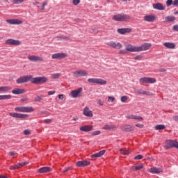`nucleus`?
<instances>
[{"label": "nucleus", "mask_w": 178, "mask_h": 178, "mask_svg": "<svg viewBox=\"0 0 178 178\" xmlns=\"http://www.w3.org/2000/svg\"><path fill=\"white\" fill-rule=\"evenodd\" d=\"M112 19L114 22H127V20L131 19V17L129 15L121 13L113 15Z\"/></svg>", "instance_id": "f257e3e1"}, {"label": "nucleus", "mask_w": 178, "mask_h": 178, "mask_svg": "<svg viewBox=\"0 0 178 178\" xmlns=\"http://www.w3.org/2000/svg\"><path fill=\"white\" fill-rule=\"evenodd\" d=\"M48 81V78L46 76H38V77H33L31 76V83L33 84H44Z\"/></svg>", "instance_id": "f03ea898"}, {"label": "nucleus", "mask_w": 178, "mask_h": 178, "mask_svg": "<svg viewBox=\"0 0 178 178\" xmlns=\"http://www.w3.org/2000/svg\"><path fill=\"white\" fill-rule=\"evenodd\" d=\"M88 82L92 84H100V86H104L107 83L105 79L99 78H90L88 79Z\"/></svg>", "instance_id": "7ed1b4c3"}, {"label": "nucleus", "mask_w": 178, "mask_h": 178, "mask_svg": "<svg viewBox=\"0 0 178 178\" xmlns=\"http://www.w3.org/2000/svg\"><path fill=\"white\" fill-rule=\"evenodd\" d=\"M139 83L141 84H154L156 83L155 78L143 77L139 79Z\"/></svg>", "instance_id": "20e7f679"}, {"label": "nucleus", "mask_w": 178, "mask_h": 178, "mask_svg": "<svg viewBox=\"0 0 178 178\" xmlns=\"http://www.w3.org/2000/svg\"><path fill=\"white\" fill-rule=\"evenodd\" d=\"M72 75L74 77L77 78V77H87L88 76V72L84 70H76L72 72Z\"/></svg>", "instance_id": "39448f33"}, {"label": "nucleus", "mask_w": 178, "mask_h": 178, "mask_svg": "<svg viewBox=\"0 0 178 178\" xmlns=\"http://www.w3.org/2000/svg\"><path fill=\"white\" fill-rule=\"evenodd\" d=\"M16 112H24V113H30L34 112V108L31 106H20L16 107L15 108Z\"/></svg>", "instance_id": "423d86ee"}, {"label": "nucleus", "mask_w": 178, "mask_h": 178, "mask_svg": "<svg viewBox=\"0 0 178 178\" xmlns=\"http://www.w3.org/2000/svg\"><path fill=\"white\" fill-rule=\"evenodd\" d=\"M31 76L32 75H26L19 77L17 79V83L22 84V83H29V81L31 83Z\"/></svg>", "instance_id": "0eeeda50"}, {"label": "nucleus", "mask_w": 178, "mask_h": 178, "mask_svg": "<svg viewBox=\"0 0 178 178\" xmlns=\"http://www.w3.org/2000/svg\"><path fill=\"white\" fill-rule=\"evenodd\" d=\"M83 92V88H79L77 90H72L70 93V96L72 98H79V97H81L83 95L81 92Z\"/></svg>", "instance_id": "6e6552de"}, {"label": "nucleus", "mask_w": 178, "mask_h": 178, "mask_svg": "<svg viewBox=\"0 0 178 178\" xmlns=\"http://www.w3.org/2000/svg\"><path fill=\"white\" fill-rule=\"evenodd\" d=\"M9 116L15 118V119H26V118H29V115L27 114H20L17 113H10Z\"/></svg>", "instance_id": "1a4fd4ad"}, {"label": "nucleus", "mask_w": 178, "mask_h": 178, "mask_svg": "<svg viewBox=\"0 0 178 178\" xmlns=\"http://www.w3.org/2000/svg\"><path fill=\"white\" fill-rule=\"evenodd\" d=\"M108 47H111V48H114L115 49H120L122 48V44L120 42L110 41L106 43Z\"/></svg>", "instance_id": "9d476101"}, {"label": "nucleus", "mask_w": 178, "mask_h": 178, "mask_svg": "<svg viewBox=\"0 0 178 178\" xmlns=\"http://www.w3.org/2000/svg\"><path fill=\"white\" fill-rule=\"evenodd\" d=\"M134 91L135 94H140L142 95H148L149 97L154 95V93L149 91L143 90V89H134Z\"/></svg>", "instance_id": "9b49d317"}, {"label": "nucleus", "mask_w": 178, "mask_h": 178, "mask_svg": "<svg viewBox=\"0 0 178 178\" xmlns=\"http://www.w3.org/2000/svg\"><path fill=\"white\" fill-rule=\"evenodd\" d=\"M6 44H7V45L19 46V45H22V42L15 39H8L6 40Z\"/></svg>", "instance_id": "f8f14e48"}, {"label": "nucleus", "mask_w": 178, "mask_h": 178, "mask_svg": "<svg viewBox=\"0 0 178 178\" xmlns=\"http://www.w3.org/2000/svg\"><path fill=\"white\" fill-rule=\"evenodd\" d=\"M151 43H145L139 47H138V52H143V51H148L151 48Z\"/></svg>", "instance_id": "ddd939ff"}, {"label": "nucleus", "mask_w": 178, "mask_h": 178, "mask_svg": "<svg viewBox=\"0 0 178 178\" xmlns=\"http://www.w3.org/2000/svg\"><path fill=\"white\" fill-rule=\"evenodd\" d=\"M51 58L53 59H65V58H67V54L66 53H56L52 54Z\"/></svg>", "instance_id": "4468645a"}, {"label": "nucleus", "mask_w": 178, "mask_h": 178, "mask_svg": "<svg viewBox=\"0 0 178 178\" xmlns=\"http://www.w3.org/2000/svg\"><path fill=\"white\" fill-rule=\"evenodd\" d=\"M83 114L84 116H86V118H92L94 116V114H92V111L87 106H85Z\"/></svg>", "instance_id": "2eb2a0df"}, {"label": "nucleus", "mask_w": 178, "mask_h": 178, "mask_svg": "<svg viewBox=\"0 0 178 178\" xmlns=\"http://www.w3.org/2000/svg\"><path fill=\"white\" fill-rule=\"evenodd\" d=\"M91 164V162L88 161H79L76 163V166L78 168H86V166H88Z\"/></svg>", "instance_id": "dca6fc26"}, {"label": "nucleus", "mask_w": 178, "mask_h": 178, "mask_svg": "<svg viewBox=\"0 0 178 178\" xmlns=\"http://www.w3.org/2000/svg\"><path fill=\"white\" fill-rule=\"evenodd\" d=\"M125 49L126 51H128V52H138V47L132 45L131 44H127Z\"/></svg>", "instance_id": "f3484780"}, {"label": "nucleus", "mask_w": 178, "mask_h": 178, "mask_svg": "<svg viewBox=\"0 0 178 178\" xmlns=\"http://www.w3.org/2000/svg\"><path fill=\"white\" fill-rule=\"evenodd\" d=\"M28 59L31 62H42L44 60V58H42V57H40L38 56H28Z\"/></svg>", "instance_id": "a211bd4d"}, {"label": "nucleus", "mask_w": 178, "mask_h": 178, "mask_svg": "<svg viewBox=\"0 0 178 178\" xmlns=\"http://www.w3.org/2000/svg\"><path fill=\"white\" fill-rule=\"evenodd\" d=\"M94 127L92 125H83L79 128L81 131H85L86 133L88 131H92Z\"/></svg>", "instance_id": "6ab92c4d"}, {"label": "nucleus", "mask_w": 178, "mask_h": 178, "mask_svg": "<svg viewBox=\"0 0 178 178\" xmlns=\"http://www.w3.org/2000/svg\"><path fill=\"white\" fill-rule=\"evenodd\" d=\"M6 22L9 24H23V21L19 19H6Z\"/></svg>", "instance_id": "aec40b11"}, {"label": "nucleus", "mask_w": 178, "mask_h": 178, "mask_svg": "<svg viewBox=\"0 0 178 178\" xmlns=\"http://www.w3.org/2000/svg\"><path fill=\"white\" fill-rule=\"evenodd\" d=\"M156 19V17H155V15H145L144 17L145 22H148L149 23H152L153 22H155Z\"/></svg>", "instance_id": "412c9836"}, {"label": "nucleus", "mask_w": 178, "mask_h": 178, "mask_svg": "<svg viewBox=\"0 0 178 178\" xmlns=\"http://www.w3.org/2000/svg\"><path fill=\"white\" fill-rule=\"evenodd\" d=\"M118 34L124 35L127 33H131V29L130 28H122L117 30Z\"/></svg>", "instance_id": "4be33fe9"}, {"label": "nucleus", "mask_w": 178, "mask_h": 178, "mask_svg": "<svg viewBox=\"0 0 178 178\" xmlns=\"http://www.w3.org/2000/svg\"><path fill=\"white\" fill-rule=\"evenodd\" d=\"M126 118L127 119H134V120H139L140 122H143V120H144L143 117L134 115H128Z\"/></svg>", "instance_id": "5701e85b"}, {"label": "nucleus", "mask_w": 178, "mask_h": 178, "mask_svg": "<svg viewBox=\"0 0 178 178\" xmlns=\"http://www.w3.org/2000/svg\"><path fill=\"white\" fill-rule=\"evenodd\" d=\"M51 171L52 168H51L50 167H43L38 170V173H49V172Z\"/></svg>", "instance_id": "b1692460"}, {"label": "nucleus", "mask_w": 178, "mask_h": 178, "mask_svg": "<svg viewBox=\"0 0 178 178\" xmlns=\"http://www.w3.org/2000/svg\"><path fill=\"white\" fill-rule=\"evenodd\" d=\"M153 8L154 9H156L157 10H165V6H163L161 3L153 4Z\"/></svg>", "instance_id": "393cba45"}, {"label": "nucleus", "mask_w": 178, "mask_h": 178, "mask_svg": "<svg viewBox=\"0 0 178 178\" xmlns=\"http://www.w3.org/2000/svg\"><path fill=\"white\" fill-rule=\"evenodd\" d=\"M12 92L15 95H19L20 94H24V92H26V90H24V89H20L17 88H14L12 90Z\"/></svg>", "instance_id": "a878e982"}, {"label": "nucleus", "mask_w": 178, "mask_h": 178, "mask_svg": "<svg viewBox=\"0 0 178 178\" xmlns=\"http://www.w3.org/2000/svg\"><path fill=\"white\" fill-rule=\"evenodd\" d=\"M136 127H134V126L131 125H125L122 127L123 131H134Z\"/></svg>", "instance_id": "bb28decb"}, {"label": "nucleus", "mask_w": 178, "mask_h": 178, "mask_svg": "<svg viewBox=\"0 0 178 178\" xmlns=\"http://www.w3.org/2000/svg\"><path fill=\"white\" fill-rule=\"evenodd\" d=\"M163 46L168 49H175V48L176 47V44L172 42H164Z\"/></svg>", "instance_id": "cd10ccee"}, {"label": "nucleus", "mask_w": 178, "mask_h": 178, "mask_svg": "<svg viewBox=\"0 0 178 178\" xmlns=\"http://www.w3.org/2000/svg\"><path fill=\"white\" fill-rule=\"evenodd\" d=\"M12 90V88L10 86H1L0 87V92H8V91H10Z\"/></svg>", "instance_id": "c85d7f7f"}, {"label": "nucleus", "mask_w": 178, "mask_h": 178, "mask_svg": "<svg viewBox=\"0 0 178 178\" xmlns=\"http://www.w3.org/2000/svg\"><path fill=\"white\" fill-rule=\"evenodd\" d=\"M148 172L149 173H156V174H158V173H161V169L159 168H156V167L154 168H149L148 170Z\"/></svg>", "instance_id": "c756f323"}, {"label": "nucleus", "mask_w": 178, "mask_h": 178, "mask_svg": "<svg viewBox=\"0 0 178 178\" xmlns=\"http://www.w3.org/2000/svg\"><path fill=\"white\" fill-rule=\"evenodd\" d=\"M104 154H105V150H102L99 152L92 155V158H101Z\"/></svg>", "instance_id": "7c9ffc66"}, {"label": "nucleus", "mask_w": 178, "mask_h": 178, "mask_svg": "<svg viewBox=\"0 0 178 178\" xmlns=\"http://www.w3.org/2000/svg\"><path fill=\"white\" fill-rule=\"evenodd\" d=\"M113 129H116L115 125H104L103 127V130H113Z\"/></svg>", "instance_id": "2f4dec72"}, {"label": "nucleus", "mask_w": 178, "mask_h": 178, "mask_svg": "<svg viewBox=\"0 0 178 178\" xmlns=\"http://www.w3.org/2000/svg\"><path fill=\"white\" fill-rule=\"evenodd\" d=\"M120 152L122 155H129V154H131V152L126 149H120Z\"/></svg>", "instance_id": "473e14b6"}, {"label": "nucleus", "mask_w": 178, "mask_h": 178, "mask_svg": "<svg viewBox=\"0 0 178 178\" xmlns=\"http://www.w3.org/2000/svg\"><path fill=\"white\" fill-rule=\"evenodd\" d=\"M10 98H12L10 95H0V101H2V99H10Z\"/></svg>", "instance_id": "72a5a7b5"}, {"label": "nucleus", "mask_w": 178, "mask_h": 178, "mask_svg": "<svg viewBox=\"0 0 178 178\" xmlns=\"http://www.w3.org/2000/svg\"><path fill=\"white\" fill-rule=\"evenodd\" d=\"M155 130H165L166 127L163 124H158L154 127Z\"/></svg>", "instance_id": "f704fd0d"}, {"label": "nucleus", "mask_w": 178, "mask_h": 178, "mask_svg": "<svg viewBox=\"0 0 178 178\" xmlns=\"http://www.w3.org/2000/svg\"><path fill=\"white\" fill-rule=\"evenodd\" d=\"M176 20V17L174 16H168L165 17V22H175Z\"/></svg>", "instance_id": "c9c22d12"}, {"label": "nucleus", "mask_w": 178, "mask_h": 178, "mask_svg": "<svg viewBox=\"0 0 178 178\" xmlns=\"http://www.w3.org/2000/svg\"><path fill=\"white\" fill-rule=\"evenodd\" d=\"M59 77H60V74L59 73L53 74L51 76V79H52L53 80H55L56 79H59Z\"/></svg>", "instance_id": "e433bc0d"}, {"label": "nucleus", "mask_w": 178, "mask_h": 178, "mask_svg": "<svg viewBox=\"0 0 178 178\" xmlns=\"http://www.w3.org/2000/svg\"><path fill=\"white\" fill-rule=\"evenodd\" d=\"M143 168H144V165L143 164H140L139 165L134 166L133 169L134 170H140V169H143Z\"/></svg>", "instance_id": "4c0bfd02"}, {"label": "nucleus", "mask_w": 178, "mask_h": 178, "mask_svg": "<svg viewBox=\"0 0 178 178\" xmlns=\"http://www.w3.org/2000/svg\"><path fill=\"white\" fill-rule=\"evenodd\" d=\"M127 99H129V97L127 96H122L120 98V101L121 102H127Z\"/></svg>", "instance_id": "58836bf2"}, {"label": "nucleus", "mask_w": 178, "mask_h": 178, "mask_svg": "<svg viewBox=\"0 0 178 178\" xmlns=\"http://www.w3.org/2000/svg\"><path fill=\"white\" fill-rule=\"evenodd\" d=\"M97 104L98 105H100V106H104V101H102V99H97Z\"/></svg>", "instance_id": "ea45409f"}, {"label": "nucleus", "mask_w": 178, "mask_h": 178, "mask_svg": "<svg viewBox=\"0 0 178 178\" xmlns=\"http://www.w3.org/2000/svg\"><path fill=\"white\" fill-rule=\"evenodd\" d=\"M43 122L45 124H49L50 123H52V119H45Z\"/></svg>", "instance_id": "a19ab883"}, {"label": "nucleus", "mask_w": 178, "mask_h": 178, "mask_svg": "<svg viewBox=\"0 0 178 178\" xmlns=\"http://www.w3.org/2000/svg\"><path fill=\"white\" fill-rule=\"evenodd\" d=\"M166 5L168 7L171 6L173 5V0H167Z\"/></svg>", "instance_id": "79ce46f5"}, {"label": "nucleus", "mask_w": 178, "mask_h": 178, "mask_svg": "<svg viewBox=\"0 0 178 178\" xmlns=\"http://www.w3.org/2000/svg\"><path fill=\"white\" fill-rule=\"evenodd\" d=\"M15 169H19V165L15 164L14 165L10 167V170H15Z\"/></svg>", "instance_id": "37998d69"}, {"label": "nucleus", "mask_w": 178, "mask_h": 178, "mask_svg": "<svg viewBox=\"0 0 178 178\" xmlns=\"http://www.w3.org/2000/svg\"><path fill=\"white\" fill-rule=\"evenodd\" d=\"M101 134V131H95L92 132V136H99Z\"/></svg>", "instance_id": "c03bdc74"}, {"label": "nucleus", "mask_w": 178, "mask_h": 178, "mask_svg": "<svg viewBox=\"0 0 178 178\" xmlns=\"http://www.w3.org/2000/svg\"><path fill=\"white\" fill-rule=\"evenodd\" d=\"M24 134L25 136H30V134H31V132L30 131V130L26 129L24 131Z\"/></svg>", "instance_id": "a18cd8bd"}, {"label": "nucleus", "mask_w": 178, "mask_h": 178, "mask_svg": "<svg viewBox=\"0 0 178 178\" xmlns=\"http://www.w3.org/2000/svg\"><path fill=\"white\" fill-rule=\"evenodd\" d=\"M108 102H115V97L108 96Z\"/></svg>", "instance_id": "49530a36"}, {"label": "nucleus", "mask_w": 178, "mask_h": 178, "mask_svg": "<svg viewBox=\"0 0 178 178\" xmlns=\"http://www.w3.org/2000/svg\"><path fill=\"white\" fill-rule=\"evenodd\" d=\"M24 0H13L14 3H16V5H19V3H23Z\"/></svg>", "instance_id": "de8ad7c7"}, {"label": "nucleus", "mask_w": 178, "mask_h": 178, "mask_svg": "<svg viewBox=\"0 0 178 178\" xmlns=\"http://www.w3.org/2000/svg\"><path fill=\"white\" fill-rule=\"evenodd\" d=\"M72 3L75 5V6H77V5L80 3V0H72Z\"/></svg>", "instance_id": "09e8293b"}, {"label": "nucleus", "mask_w": 178, "mask_h": 178, "mask_svg": "<svg viewBox=\"0 0 178 178\" xmlns=\"http://www.w3.org/2000/svg\"><path fill=\"white\" fill-rule=\"evenodd\" d=\"M143 58V56L138 55L134 57L135 60H141V58Z\"/></svg>", "instance_id": "8fccbe9b"}, {"label": "nucleus", "mask_w": 178, "mask_h": 178, "mask_svg": "<svg viewBox=\"0 0 178 178\" xmlns=\"http://www.w3.org/2000/svg\"><path fill=\"white\" fill-rule=\"evenodd\" d=\"M70 169H72V167L65 168L63 170V173H66V172H69V170H70Z\"/></svg>", "instance_id": "3c124183"}, {"label": "nucleus", "mask_w": 178, "mask_h": 178, "mask_svg": "<svg viewBox=\"0 0 178 178\" xmlns=\"http://www.w3.org/2000/svg\"><path fill=\"white\" fill-rule=\"evenodd\" d=\"M135 159H136V161H138V160H140V159H143V155L139 154V155L135 156Z\"/></svg>", "instance_id": "603ef678"}, {"label": "nucleus", "mask_w": 178, "mask_h": 178, "mask_svg": "<svg viewBox=\"0 0 178 178\" xmlns=\"http://www.w3.org/2000/svg\"><path fill=\"white\" fill-rule=\"evenodd\" d=\"M41 99H42V97H41V96H37L35 98V101L36 102H38L40 101H41Z\"/></svg>", "instance_id": "864d4df0"}, {"label": "nucleus", "mask_w": 178, "mask_h": 178, "mask_svg": "<svg viewBox=\"0 0 178 178\" xmlns=\"http://www.w3.org/2000/svg\"><path fill=\"white\" fill-rule=\"evenodd\" d=\"M48 5V2L45 1L42 3V10H44V9H45V6H47Z\"/></svg>", "instance_id": "5fc2aeb1"}, {"label": "nucleus", "mask_w": 178, "mask_h": 178, "mask_svg": "<svg viewBox=\"0 0 178 178\" xmlns=\"http://www.w3.org/2000/svg\"><path fill=\"white\" fill-rule=\"evenodd\" d=\"M136 127H139V129H143L144 127V124H136Z\"/></svg>", "instance_id": "6e6d98bb"}, {"label": "nucleus", "mask_w": 178, "mask_h": 178, "mask_svg": "<svg viewBox=\"0 0 178 178\" xmlns=\"http://www.w3.org/2000/svg\"><path fill=\"white\" fill-rule=\"evenodd\" d=\"M55 92H56L55 90H52V91H49L47 92L48 95H54V94H55Z\"/></svg>", "instance_id": "4d7b16f0"}, {"label": "nucleus", "mask_w": 178, "mask_h": 178, "mask_svg": "<svg viewBox=\"0 0 178 178\" xmlns=\"http://www.w3.org/2000/svg\"><path fill=\"white\" fill-rule=\"evenodd\" d=\"M172 30H174V31H178V25H175L172 27Z\"/></svg>", "instance_id": "13d9d810"}, {"label": "nucleus", "mask_w": 178, "mask_h": 178, "mask_svg": "<svg viewBox=\"0 0 178 178\" xmlns=\"http://www.w3.org/2000/svg\"><path fill=\"white\" fill-rule=\"evenodd\" d=\"M172 5H174V6H178V0H175Z\"/></svg>", "instance_id": "bf43d9fd"}, {"label": "nucleus", "mask_w": 178, "mask_h": 178, "mask_svg": "<svg viewBox=\"0 0 178 178\" xmlns=\"http://www.w3.org/2000/svg\"><path fill=\"white\" fill-rule=\"evenodd\" d=\"M8 155H10V156H14V155H16V152H10L8 153Z\"/></svg>", "instance_id": "052dcab7"}, {"label": "nucleus", "mask_w": 178, "mask_h": 178, "mask_svg": "<svg viewBox=\"0 0 178 178\" xmlns=\"http://www.w3.org/2000/svg\"><path fill=\"white\" fill-rule=\"evenodd\" d=\"M63 98H65V95H58V99H63Z\"/></svg>", "instance_id": "680f3d73"}, {"label": "nucleus", "mask_w": 178, "mask_h": 178, "mask_svg": "<svg viewBox=\"0 0 178 178\" xmlns=\"http://www.w3.org/2000/svg\"><path fill=\"white\" fill-rule=\"evenodd\" d=\"M28 162H23V163H21V166H26V165H28Z\"/></svg>", "instance_id": "e2e57ef3"}, {"label": "nucleus", "mask_w": 178, "mask_h": 178, "mask_svg": "<svg viewBox=\"0 0 178 178\" xmlns=\"http://www.w3.org/2000/svg\"><path fill=\"white\" fill-rule=\"evenodd\" d=\"M173 120H174L175 122H178V115H176V116L173 117Z\"/></svg>", "instance_id": "0e129e2a"}, {"label": "nucleus", "mask_w": 178, "mask_h": 178, "mask_svg": "<svg viewBox=\"0 0 178 178\" xmlns=\"http://www.w3.org/2000/svg\"><path fill=\"white\" fill-rule=\"evenodd\" d=\"M15 165H18V169H19V168H22L21 163H17V164H15Z\"/></svg>", "instance_id": "69168bd1"}, {"label": "nucleus", "mask_w": 178, "mask_h": 178, "mask_svg": "<svg viewBox=\"0 0 178 178\" xmlns=\"http://www.w3.org/2000/svg\"><path fill=\"white\" fill-rule=\"evenodd\" d=\"M159 72H166V70L164 68H161L159 70Z\"/></svg>", "instance_id": "338daca9"}, {"label": "nucleus", "mask_w": 178, "mask_h": 178, "mask_svg": "<svg viewBox=\"0 0 178 178\" xmlns=\"http://www.w3.org/2000/svg\"><path fill=\"white\" fill-rule=\"evenodd\" d=\"M0 178H8V177L5 176V175H0Z\"/></svg>", "instance_id": "774afa93"}]
</instances>
